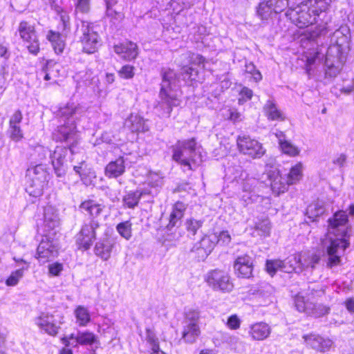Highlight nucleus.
<instances>
[{"instance_id":"nucleus-1","label":"nucleus","mask_w":354,"mask_h":354,"mask_svg":"<svg viewBox=\"0 0 354 354\" xmlns=\"http://www.w3.org/2000/svg\"><path fill=\"white\" fill-rule=\"evenodd\" d=\"M84 108L73 102L68 103L59 109L57 116L61 123L53 133V137L57 142L66 143L67 147H57L53 153H50V158L55 173L57 177H63L66 172V156L68 151L73 154L74 147L79 140L76 130V122L84 113Z\"/></svg>"},{"instance_id":"nucleus-2","label":"nucleus","mask_w":354,"mask_h":354,"mask_svg":"<svg viewBox=\"0 0 354 354\" xmlns=\"http://www.w3.org/2000/svg\"><path fill=\"white\" fill-rule=\"evenodd\" d=\"M328 223V232L323 244L328 256L327 266L332 268L340 263L341 257L349 245L348 216L346 212L338 211Z\"/></svg>"},{"instance_id":"nucleus-3","label":"nucleus","mask_w":354,"mask_h":354,"mask_svg":"<svg viewBox=\"0 0 354 354\" xmlns=\"http://www.w3.org/2000/svg\"><path fill=\"white\" fill-rule=\"evenodd\" d=\"M179 82L174 70L168 68L162 72V82L158 100L153 107L154 111L158 117L169 118L173 109L180 104L182 92Z\"/></svg>"},{"instance_id":"nucleus-4","label":"nucleus","mask_w":354,"mask_h":354,"mask_svg":"<svg viewBox=\"0 0 354 354\" xmlns=\"http://www.w3.org/2000/svg\"><path fill=\"white\" fill-rule=\"evenodd\" d=\"M332 0H306L294 8L290 7L286 15L294 24L303 28L317 23V19L326 12Z\"/></svg>"},{"instance_id":"nucleus-5","label":"nucleus","mask_w":354,"mask_h":354,"mask_svg":"<svg viewBox=\"0 0 354 354\" xmlns=\"http://www.w3.org/2000/svg\"><path fill=\"white\" fill-rule=\"evenodd\" d=\"M325 294L323 288L316 289L310 288L304 293L299 292L294 298L295 308L300 313L307 315L319 318L327 315L330 311V307L328 305L317 303L316 299L322 297Z\"/></svg>"},{"instance_id":"nucleus-6","label":"nucleus","mask_w":354,"mask_h":354,"mask_svg":"<svg viewBox=\"0 0 354 354\" xmlns=\"http://www.w3.org/2000/svg\"><path fill=\"white\" fill-rule=\"evenodd\" d=\"M172 158L189 170L195 169L202 162L200 146L194 138L178 140L172 147Z\"/></svg>"},{"instance_id":"nucleus-7","label":"nucleus","mask_w":354,"mask_h":354,"mask_svg":"<svg viewBox=\"0 0 354 354\" xmlns=\"http://www.w3.org/2000/svg\"><path fill=\"white\" fill-rule=\"evenodd\" d=\"M26 190L33 197H39L43 194L44 189L48 185V174L42 165L30 167L26 171Z\"/></svg>"},{"instance_id":"nucleus-8","label":"nucleus","mask_w":354,"mask_h":354,"mask_svg":"<svg viewBox=\"0 0 354 354\" xmlns=\"http://www.w3.org/2000/svg\"><path fill=\"white\" fill-rule=\"evenodd\" d=\"M76 33L82 44L84 52L91 54L97 50L100 40L93 24L81 20L77 23Z\"/></svg>"},{"instance_id":"nucleus-9","label":"nucleus","mask_w":354,"mask_h":354,"mask_svg":"<svg viewBox=\"0 0 354 354\" xmlns=\"http://www.w3.org/2000/svg\"><path fill=\"white\" fill-rule=\"evenodd\" d=\"M187 205L183 202H176L169 216V222L166 225L167 232L166 240L169 241H176L182 236V232L179 230L181 225V220L185 214Z\"/></svg>"},{"instance_id":"nucleus-10","label":"nucleus","mask_w":354,"mask_h":354,"mask_svg":"<svg viewBox=\"0 0 354 354\" xmlns=\"http://www.w3.org/2000/svg\"><path fill=\"white\" fill-rule=\"evenodd\" d=\"M17 31L28 51L37 55L39 50V41L35 24L22 21L19 24Z\"/></svg>"},{"instance_id":"nucleus-11","label":"nucleus","mask_w":354,"mask_h":354,"mask_svg":"<svg viewBox=\"0 0 354 354\" xmlns=\"http://www.w3.org/2000/svg\"><path fill=\"white\" fill-rule=\"evenodd\" d=\"M64 323V316L61 314H50L48 313H41L35 318V324L38 328L51 336H56Z\"/></svg>"},{"instance_id":"nucleus-12","label":"nucleus","mask_w":354,"mask_h":354,"mask_svg":"<svg viewBox=\"0 0 354 354\" xmlns=\"http://www.w3.org/2000/svg\"><path fill=\"white\" fill-rule=\"evenodd\" d=\"M187 58L192 66H184L181 68L180 76L183 80L187 84L192 85L194 82L200 81L198 67H204L205 59L199 54L188 53Z\"/></svg>"},{"instance_id":"nucleus-13","label":"nucleus","mask_w":354,"mask_h":354,"mask_svg":"<svg viewBox=\"0 0 354 354\" xmlns=\"http://www.w3.org/2000/svg\"><path fill=\"white\" fill-rule=\"evenodd\" d=\"M205 281L209 286L216 291L229 292L234 287L229 274L221 270L209 271L206 275Z\"/></svg>"},{"instance_id":"nucleus-14","label":"nucleus","mask_w":354,"mask_h":354,"mask_svg":"<svg viewBox=\"0 0 354 354\" xmlns=\"http://www.w3.org/2000/svg\"><path fill=\"white\" fill-rule=\"evenodd\" d=\"M237 147L239 151L252 158H260L266 153L261 143L248 136H239L236 140Z\"/></svg>"},{"instance_id":"nucleus-15","label":"nucleus","mask_w":354,"mask_h":354,"mask_svg":"<svg viewBox=\"0 0 354 354\" xmlns=\"http://www.w3.org/2000/svg\"><path fill=\"white\" fill-rule=\"evenodd\" d=\"M100 227L99 222L91 219L85 222L76 236V243L80 248L86 250L91 248L96 239V230Z\"/></svg>"},{"instance_id":"nucleus-16","label":"nucleus","mask_w":354,"mask_h":354,"mask_svg":"<svg viewBox=\"0 0 354 354\" xmlns=\"http://www.w3.org/2000/svg\"><path fill=\"white\" fill-rule=\"evenodd\" d=\"M263 175H266V178L269 180L273 192L277 194L285 192L288 185H290L288 183V180H283L276 167L269 166L268 164L266 165V171Z\"/></svg>"},{"instance_id":"nucleus-17","label":"nucleus","mask_w":354,"mask_h":354,"mask_svg":"<svg viewBox=\"0 0 354 354\" xmlns=\"http://www.w3.org/2000/svg\"><path fill=\"white\" fill-rule=\"evenodd\" d=\"M263 175H266V178L269 180L273 192L277 194L285 192L288 185H290L288 183V180H283L276 167L269 166L268 164L266 165V171Z\"/></svg>"},{"instance_id":"nucleus-18","label":"nucleus","mask_w":354,"mask_h":354,"mask_svg":"<svg viewBox=\"0 0 354 354\" xmlns=\"http://www.w3.org/2000/svg\"><path fill=\"white\" fill-rule=\"evenodd\" d=\"M335 51L337 54H339V46L330 47L326 55L325 59V75L326 77H335L341 70V64L339 61V58L333 56L331 53Z\"/></svg>"},{"instance_id":"nucleus-19","label":"nucleus","mask_w":354,"mask_h":354,"mask_svg":"<svg viewBox=\"0 0 354 354\" xmlns=\"http://www.w3.org/2000/svg\"><path fill=\"white\" fill-rule=\"evenodd\" d=\"M117 243V238L106 236L100 239L95 244L94 252L102 260L106 261L111 257V252Z\"/></svg>"},{"instance_id":"nucleus-20","label":"nucleus","mask_w":354,"mask_h":354,"mask_svg":"<svg viewBox=\"0 0 354 354\" xmlns=\"http://www.w3.org/2000/svg\"><path fill=\"white\" fill-rule=\"evenodd\" d=\"M234 268L239 277L250 278L253 270L252 258L248 254L239 256L234 261Z\"/></svg>"},{"instance_id":"nucleus-21","label":"nucleus","mask_w":354,"mask_h":354,"mask_svg":"<svg viewBox=\"0 0 354 354\" xmlns=\"http://www.w3.org/2000/svg\"><path fill=\"white\" fill-rule=\"evenodd\" d=\"M258 183V180L254 178H248L243 182L241 200L244 205L257 202L260 196L255 193V188Z\"/></svg>"},{"instance_id":"nucleus-22","label":"nucleus","mask_w":354,"mask_h":354,"mask_svg":"<svg viewBox=\"0 0 354 354\" xmlns=\"http://www.w3.org/2000/svg\"><path fill=\"white\" fill-rule=\"evenodd\" d=\"M37 258L43 263L57 255V247L52 241L42 239L37 250Z\"/></svg>"},{"instance_id":"nucleus-23","label":"nucleus","mask_w":354,"mask_h":354,"mask_svg":"<svg viewBox=\"0 0 354 354\" xmlns=\"http://www.w3.org/2000/svg\"><path fill=\"white\" fill-rule=\"evenodd\" d=\"M113 50L120 58L127 61L136 59L138 54L136 44L131 41L115 44L113 46Z\"/></svg>"},{"instance_id":"nucleus-24","label":"nucleus","mask_w":354,"mask_h":354,"mask_svg":"<svg viewBox=\"0 0 354 354\" xmlns=\"http://www.w3.org/2000/svg\"><path fill=\"white\" fill-rule=\"evenodd\" d=\"M147 121L138 114L131 113L124 122V127L132 133L146 132L149 128Z\"/></svg>"},{"instance_id":"nucleus-25","label":"nucleus","mask_w":354,"mask_h":354,"mask_svg":"<svg viewBox=\"0 0 354 354\" xmlns=\"http://www.w3.org/2000/svg\"><path fill=\"white\" fill-rule=\"evenodd\" d=\"M22 118L21 111L17 110L10 119L9 133L11 139L15 142L19 141L23 138V133L19 126Z\"/></svg>"},{"instance_id":"nucleus-26","label":"nucleus","mask_w":354,"mask_h":354,"mask_svg":"<svg viewBox=\"0 0 354 354\" xmlns=\"http://www.w3.org/2000/svg\"><path fill=\"white\" fill-rule=\"evenodd\" d=\"M301 270L303 269H315L321 260L320 252L307 251L299 254Z\"/></svg>"},{"instance_id":"nucleus-27","label":"nucleus","mask_w":354,"mask_h":354,"mask_svg":"<svg viewBox=\"0 0 354 354\" xmlns=\"http://www.w3.org/2000/svg\"><path fill=\"white\" fill-rule=\"evenodd\" d=\"M307 344L315 350L325 352L332 345V342L317 335H310L304 337Z\"/></svg>"},{"instance_id":"nucleus-28","label":"nucleus","mask_w":354,"mask_h":354,"mask_svg":"<svg viewBox=\"0 0 354 354\" xmlns=\"http://www.w3.org/2000/svg\"><path fill=\"white\" fill-rule=\"evenodd\" d=\"M125 159L120 156L114 161L110 162L105 168L106 176L109 178H117L125 171Z\"/></svg>"},{"instance_id":"nucleus-29","label":"nucleus","mask_w":354,"mask_h":354,"mask_svg":"<svg viewBox=\"0 0 354 354\" xmlns=\"http://www.w3.org/2000/svg\"><path fill=\"white\" fill-rule=\"evenodd\" d=\"M201 334L198 324L183 322L182 339L186 343L192 344Z\"/></svg>"},{"instance_id":"nucleus-30","label":"nucleus","mask_w":354,"mask_h":354,"mask_svg":"<svg viewBox=\"0 0 354 354\" xmlns=\"http://www.w3.org/2000/svg\"><path fill=\"white\" fill-rule=\"evenodd\" d=\"M44 225L47 230H54L59 225L57 210L52 206H48L44 210Z\"/></svg>"},{"instance_id":"nucleus-31","label":"nucleus","mask_w":354,"mask_h":354,"mask_svg":"<svg viewBox=\"0 0 354 354\" xmlns=\"http://www.w3.org/2000/svg\"><path fill=\"white\" fill-rule=\"evenodd\" d=\"M271 328L265 322H257L250 327L249 334L254 340H263L270 334Z\"/></svg>"},{"instance_id":"nucleus-32","label":"nucleus","mask_w":354,"mask_h":354,"mask_svg":"<svg viewBox=\"0 0 354 354\" xmlns=\"http://www.w3.org/2000/svg\"><path fill=\"white\" fill-rule=\"evenodd\" d=\"M263 111L269 120L283 121L285 120L283 113L280 111L272 100H268L263 106Z\"/></svg>"},{"instance_id":"nucleus-33","label":"nucleus","mask_w":354,"mask_h":354,"mask_svg":"<svg viewBox=\"0 0 354 354\" xmlns=\"http://www.w3.org/2000/svg\"><path fill=\"white\" fill-rule=\"evenodd\" d=\"M79 207L83 213L88 214L92 217V219H95L101 214L104 205L99 204L93 200H86L82 202Z\"/></svg>"},{"instance_id":"nucleus-34","label":"nucleus","mask_w":354,"mask_h":354,"mask_svg":"<svg viewBox=\"0 0 354 354\" xmlns=\"http://www.w3.org/2000/svg\"><path fill=\"white\" fill-rule=\"evenodd\" d=\"M325 207L322 201H316L310 204L306 209V216L309 221H316L325 212Z\"/></svg>"},{"instance_id":"nucleus-35","label":"nucleus","mask_w":354,"mask_h":354,"mask_svg":"<svg viewBox=\"0 0 354 354\" xmlns=\"http://www.w3.org/2000/svg\"><path fill=\"white\" fill-rule=\"evenodd\" d=\"M46 37L51 43L52 46L57 54H59L63 52L65 47V42L59 32L49 30Z\"/></svg>"},{"instance_id":"nucleus-36","label":"nucleus","mask_w":354,"mask_h":354,"mask_svg":"<svg viewBox=\"0 0 354 354\" xmlns=\"http://www.w3.org/2000/svg\"><path fill=\"white\" fill-rule=\"evenodd\" d=\"M283 272L291 273L292 272H299L301 271L299 254L290 256L283 261Z\"/></svg>"},{"instance_id":"nucleus-37","label":"nucleus","mask_w":354,"mask_h":354,"mask_svg":"<svg viewBox=\"0 0 354 354\" xmlns=\"http://www.w3.org/2000/svg\"><path fill=\"white\" fill-rule=\"evenodd\" d=\"M218 240L216 238V234L205 236L201 240L197 243L198 247H201L205 250L203 252V257H207L213 250L216 245V241Z\"/></svg>"},{"instance_id":"nucleus-38","label":"nucleus","mask_w":354,"mask_h":354,"mask_svg":"<svg viewBox=\"0 0 354 354\" xmlns=\"http://www.w3.org/2000/svg\"><path fill=\"white\" fill-rule=\"evenodd\" d=\"M144 192L140 191L129 192L124 196L122 201L125 207L133 209L136 207Z\"/></svg>"},{"instance_id":"nucleus-39","label":"nucleus","mask_w":354,"mask_h":354,"mask_svg":"<svg viewBox=\"0 0 354 354\" xmlns=\"http://www.w3.org/2000/svg\"><path fill=\"white\" fill-rule=\"evenodd\" d=\"M273 12V7H272L269 0L260 2L256 10L257 15L262 21L268 20L272 16Z\"/></svg>"},{"instance_id":"nucleus-40","label":"nucleus","mask_w":354,"mask_h":354,"mask_svg":"<svg viewBox=\"0 0 354 354\" xmlns=\"http://www.w3.org/2000/svg\"><path fill=\"white\" fill-rule=\"evenodd\" d=\"M75 316L77 323L80 326H86L91 321V315L86 308L79 306L75 310Z\"/></svg>"},{"instance_id":"nucleus-41","label":"nucleus","mask_w":354,"mask_h":354,"mask_svg":"<svg viewBox=\"0 0 354 354\" xmlns=\"http://www.w3.org/2000/svg\"><path fill=\"white\" fill-rule=\"evenodd\" d=\"M28 269V266H26L12 272L6 280V285L7 286H16L19 283V281L23 278L25 270H27Z\"/></svg>"},{"instance_id":"nucleus-42","label":"nucleus","mask_w":354,"mask_h":354,"mask_svg":"<svg viewBox=\"0 0 354 354\" xmlns=\"http://www.w3.org/2000/svg\"><path fill=\"white\" fill-rule=\"evenodd\" d=\"M327 22L323 24H320L308 32L306 38L310 41H316L318 38L325 36L328 32V28L326 26Z\"/></svg>"},{"instance_id":"nucleus-43","label":"nucleus","mask_w":354,"mask_h":354,"mask_svg":"<svg viewBox=\"0 0 354 354\" xmlns=\"http://www.w3.org/2000/svg\"><path fill=\"white\" fill-rule=\"evenodd\" d=\"M301 176L302 165L297 163L291 168L287 177L288 183L290 185L295 184L301 179Z\"/></svg>"},{"instance_id":"nucleus-44","label":"nucleus","mask_w":354,"mask_h":354,"mask_svg":"<svg viewBox=\"0 0 354 354\" xmlns=\"http://www.w3.org/2000/svg\"><path fill=\"white\" fill-rule=\"evenodd\" d=\"M132 224L129 221L120 223L116 226V230L121 236L127 240H129L132 236Z\"/></svg>"},{"instance_id":"nucleus-45","label":"nucleus","mask_w":354,"mask_h":354,"mask_svg":"<svg viewBox=\"0 0 354 354\" xmlns=\"http://www.w3.org/2000/svg\"><path fill=\"white\" fill-rule=\"evenodd\" d=\"M77 342L81 345H91L96 342V336L91 332H78Z\"/></svg>"},{"instance_id":"nucleus-46","label":"nucleus","mask_w":354,"mask_h":354,"mask_svg":"<svg viewBox=\"0 0 354 354\" xmlns=\"http://www.w3.org/2000/svg\"><path fill=\"white\" fill-rule=\"evenodd\" d=\"M55 10L59 16L60 21L62 24V30H69L71 23L68 13L59 6H56L55 8Z\"/></svg>"},{"instance_id":"nucleus-47","label":"nucleus","mask_w":354,"mask_h":354,"mask_svg":"<svg viewBox=\"0 0 354 354\" xmlns=\"http://www.w3.org/2000/svg\"><path fill=\"white\" fill-rule=\"evenodd\" d=\"M283 261L277 260H268L266 261V270L272 276H273L277 271L281 270L283 272Z\"/></svg>"},{"instance_id":"nucleus-48","label":"nucleus","mask_w":354,"mask_h":354,"mask_svg":"<svg viewBox=\"0 0 354 354\" xmlns=\"http://www.w3.org/2000/svg\"><path fill=\"white\" fill-rule=\"evenodd\" d=\"M203 222L194 218L187 219L185 222L186 229L189 235L194 236L197 230L201 227Z\"/></svg>"},{"instance_id":"nucleus-49","label":"nucleus","mask_w":354,"mask_h":354,"mask_svg":"<svg viewBox=\"0 0 354 354\" xmlns=\"http://www.w3.org/2000/svg\"><path fill=\"white\" fill-rule=\"evenodd\" d=\"M280 147L284 153L288 154L291 156H296L299 155L300 150L299 148L290 142L286 141L281 143Z\"/></svg>"},{"instance_id":"nucleus-50","label":"nucleus","mask_w":354,"mask_h":354,"mask_svg":"<svg viewBox=\"0 0 354 354\" xmlns=\"http://www.w3.org/2000/svg\"><path fill=\"white\" fill-rule=\"evenodd\" d=\"M255 228L259 235L267 236L270 234V223L268 219H263L256 224Z\"/></svg>"},{"instance_id":"nucleus-51","label":"nucleus","mask_w":354,"mask_h":354,"mask_svg":"<svg viewBox=\"0 0 354 354\" xmlns=\"http://www.w3.org/2000/svg\"><path fill=\"white\" fill-rule=\"evenodd\" d=\"M118 73L122 79H131L135 75V67L129 64H126L118 71Z\"/></svg>"},{"instance_id":"nucleus-52","label":"nucleus","mask_w":354,"mask_h":354,"mask_svg":"<svg viewBox=\"0 0 354 354\" xmlns=\"http://www.w3.org/2000/svg\"><path fill=\"white\" fill-rule=\"evenodd\" d=\"M146 341L152 349H158L159 346V340L155 333L149 328L146 330Z\"/></svg>"},{"instance_id":"nucleus-53","label":"nucleus","mask_w":354,"mask_h":354,"mask_svg":"<svg viewBox=\"0 0 354 354\" xmlns=\"http://www.w3.org/2000/svg\"><path fill=\"white\" fill-rule=\"evenodd\" d=\"M200 313L198 310L189 309L185 315V319L183 322L198 324L199 322Z\"/></svg>"},{"instance_id":"nucleus-54","label":"nucleus","mask_w":354,"mask_h":354,"mask_svg":"<svg viewBox=\"0 0 354 354\" xmlns=\"http://www.w3.org/2000/svg\"><path fill=\"white\" fill-rule=\"evenodd\" d=\"M245 71L246 73L250 74L252 77L256 82H259L262 79L261 73L256 68L254 64L252 62L246 63L245 65Z\"/></svg>"},{"instance_id":"nucleus-55","label":"nucleus","mask_w":354,"mask_h":354,"mask_svg":"<svg viewBox=\"0 0 354 354\" xmlns=\"http://www.w3.org/2000/svg\"><path fill=\"white\" fill-rule=\"evenodd\" d=\"M252 96H253V91L250 88H249L246 86H243L239 92V97L238 100L239 104H244L247 101L251 100Z\"/></svg>"},{"instance_id":"nucleus-56","label":"nucleus","mask_w":354,"mask_h":354,"mask_svg":"<svg viewBox=\"0 0 354 354\" xmlns=\"http://www.w3.org/2000/svg\"><path fill=\"white\" fill-rule=\"evenodd\" d=\"M274 13H280L288 6V0H269Z\"/></svg>"},{"instance_id":"nucleus-57","label":"nucleus","mask_w":354,"mask_h":354,"mask_svg":"<svg viewBox=\"0 0 354 354\" xmlns=\"http://www.w3.org/2000/svg\"><path fill=\"white\" fill-rule=\"evenodd\" d=\"M91 0H77L75 11L82 13H88L90 10Z\"/></svg>"},{"instance_id":"nucleus-58","label":"nucleus","mask_w":354,"mask_h":354,"mask_svg":"<svg viewBox=\"0 0 354 354\" xmlns=\"http://www.w3.org/2000/svg\"><path fill=\"white\" fill-rule=\"evenodd\" d=\"M218 240L216 241V244L221 245H228L231 241V236L228 231H222L218 235L216 234Z\"/></svg>"},{"instance_id":"nucleus-59","label":"nucleus","mask_w":354,"mask_h":354,"mask_svg":"<svg viewBox=\"0 0 354 354\" xmlns=\"http://www.w3.org/2000/svg\"><path fill=\"white\" fill-rule=\"evenodd\" d=\"M226 325L232 330H236L240 327L241 320L236 315H232L228 317Z\"/></svg>"},{"instance_id":"nucleus-60","label":"nucleus","mask_w":354,"mask_h":354,"mask_svg":"<svg viewBox=\"0 0 354 354\" xmlns=\"http://www.w3.org/2000/svg\"><path fill=\"white\" fill-rule=\"evenodd\" d=\"M62 343L66 346L76 347L79 344L77 342V335L71 334L68 337H64L62 339Z\"/></svg>"},{"instance_id":"nucleus-61","label":"nucleus","mask_w":354,"mask_h":354,"mask_svg":"<svg viewBox=\"0 0 354 354\" xmlns=\"http://www.w3.org/2000/svg\"><path fill=\"white\" fill-rule=\"evenodd\" d=\"M49 272L53 276H58L63 270V266L59 263L49 265Z\"/></svg>"},{"instance_id":"nucleus-62","label":"nucleus","mask_w":354,"mask_h":354,"mask_svg":"<svg viewBox=\"0 0 354 354\" xmlns=\"http://www.w3.org/2000/svg\"><path fill=\"white\" fill-rule=\"evenodd\" d=\"M149 179V183L153 187H160L162 185V178L157 174H151Z\"/></svg>"},{"instance_id":"nucleus-63","label":"nucleus","mask_w":354,"mask_h":354,"mask_svg":"<svg viewBox=\"0 0 354 354\" xmlns=\"http://www.w3.org/2000/svg\"><path fill=\"white\" fill-rule=\"evenodd\" d=\"M82 73L83 72L79 73L78 75L80 76V77L82 80L84 82H85L86 84L90 83L93 79V71L91 69H88L84 72V75H82Z\"/></svg>"},{"instance_id":"nucleus-64","label":"nucleus","mask_w":354,"mask_h":354,"mask_svg":"<svg viewBox=\"0 0 354 354\" xmlns=\"http://www.w3.org/2000/svg\"><path fill=\"white\" fill-rule=\"evenodd\" d=\"M106 15L111 19H118L120 13L112 7H106Z\"/></svg>"}]
</instances>
